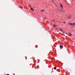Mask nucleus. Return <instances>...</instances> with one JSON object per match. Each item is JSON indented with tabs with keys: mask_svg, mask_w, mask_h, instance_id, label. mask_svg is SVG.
Listing matches in <instances>:
<instances>
[{
	"mask_svg": "<svg viewBox=\"0 0 75 75\" xmlns=\"http://www.w3.org/2000/svg\"><path fill=\"white\" fill-rule=\"evenodd\" d=\"M60 6L62 8V9H63V6L62 5V4L61 3H60Z\"/></svg>",
	"mask_w": 75,
	"mask_h": 75,
	"instance_id": "obj_1",
	"label": "nucleus"
},
{
	"mask_svg": "<svg viewBox=\"0 0 75 75\" xmlns=\"http://www.w3.org/2000/svg\"><path fill=\"white\" fill-rule=\"evenodd\" d=\"M69 24L70 25H74V23H69Z\"/></svg>",
	"mask_w": 75,
	"mask_h": 75,
	"instance_id": "obj_2",
	"label": "nucleus"
},
{
	"mask_svg": "<svg viewBox=\"0 0 75 75\" xmlns=\"http://www.w3.org/2000/svg\"><path fill=\"white\" fill-rule=\"evenodd\" d=\"M60 47L61 49H62V48H63V46L60 45Z\"/></svg>",
	"mask_w": 75,
	"mask_h": 75,
	"instance_id": "obj_3",
	"label": "nucleus"
},
{
	"mask_svg": "<svg viewBox=\"0 0 75 75\" xmlns=\"http://www.w3.org/2000/svg\"><path fill=\"white\" fill-rule=\"evenodd\" d=\"M71 17V15L69 16L68 17V19H70Z\"/></svg>",
	"mask_w": 75,
	"mask_h": 75,
	"instance_id": "obj_4",
	"label": "nucleus"
},
{
	"mask_svg": "<svg viewBox=\"0 0 75 75\" xmlns=\"http://www.w3.org/2000/svg\"><path fill=\"white\" fill-rule=\"evenodd\" d=\"M30 9H31V10L33 11H34V10L33 9V8H30Z\"/></svg>",
	"mask_w": 75,
	"mask_h": 75,
	"instance_id": "obj_5",
	"label": "nucleus"
},
{
	"mask_svg": "<svg viewBox=\"0 0 75 75\" xmlns=\"http://www.w3.org/2000/svg\"><path fill=\"white\" fill-rule=\"evenodd\" d=\"M61 13H62V12H63V13H65V11H63L62 10H61Z\"/></svg>",
	"mask_w": 75,
	"mask_h": 75,
	"instance_id": "obj_6",
	"label": "nucleus"
},
{
	"mask_svg": "<svg viewBox=\"0 0 75 75\" xmlns=\"http://www.w3.org/2000/svg\"><path fill=\"white\" fill-rule=\"evenodd\" d=\"M69 34H68V35L69 36H70V37H71V35H72V34L71 33H69Z\"/></svg>",
	"mask_w": 75,
	"mask_h": 75,
	"instance_id": "obj_7",
	"label": "nucleus"
},
{
	"mask_svg": "<svg viewBox=\"0 0 75 75\" xmlns=\"http://www.w3.org/2000/svg\"><path fill=\"white\" fill-rule=\"evenodd\" d=\"M19 8H21L22 9H23V7L21 6H20L19 7Z\"/></svg>",
	"mask_w": 75,
	"mask_h": 75,
	"instance_id": "obj_8",
	"label": "nucleus"
},
{
	"mask_svg": "<svg viewBox=\"0 0 75 75\" xmlns=\"http://www.w3.org/2000/svg\"><path fill=\"white\" fill-rule=\"evenodd\" d=\"M54 69H57V67H54Z\"/></svg>",
	"mask_w": 75,
	"mask_h": 75,
	"instance_id": "obj_9",
	"label": "nucleus"
},
{
	"mask_svg": "<svg viewBox=\"0 0 75 75\" xmlns=\"http://www.w3.org/2000/svg\"><path fill=\"white\" fill-rule=\"evenodd\" d=\"M60 28V30H61V31H63V30L62 29L60 28Z\"/></svg>",
	"mask_w": 75,
	"mask_h": 75,
	"instance_id": "obj_10",
	"label": "nucleus"
},
{
	"mask_svg": "<svg viewBox=\"0 0 75 75\" xmlns=\"http://www.w3.org/2000/svg\"><path fill=\"white\" fill-rule=\"evenodd\" d=\"M52 2H53V3H54V0H52Z\"/></svg>",
	"mask_w": 75,
	"mask_h": 75,
	"instance_id": "obj_11",
	"label": "nucleus"
},
{
	"mask_svg": "<svg viewBox=\"0 0 75 75\" xmlns=\"http://www.w3.org/2000/svg\"><path fill=\"white\" fill-rule=\"evenodd\" d=\"M44 11V10H42L41 11V12H43V11Z\"/></svg>",
	"mask_w": 75,
	"mask_h": 75,
	"instance_id": "obj_12",
	"label": "nucleus"
},
{
	"mask_svg": "<svg viewBox=\"0 0 75 75\" xmlns=\"http://www.w3.org/2000/svg\"><path fill=\"white\" fill-rule=\"evenodd\" d=\"M64 24H66V22H64Z\"/></svg>",
	"mask_w": 75,
	"mask_h": 75,
	"instance_id": "obj_13",
	"label": "nucleus"
},
{
	"mask_svg": "<svg viewBox=\"0 0 75 75\" xmlns=\"http://www.w3.org/2000/svg\"><path fill=\"white\" fill-rule=\"evenodd\" d=\"M56 22H58V21H56ZM59 23H61V22H58Z\"/></svg>",
	"mask_w": 75,
	"mask_h": 75,
	"instance_id": "obj_14",
	"label": "nucleus"
},
{
	"mask_svg": "<svg viewBox=\"0 0 75 75\" xmlns=\"http://www.w3.org/2000/svg\"><path fill=\"white\" fill-rule=\"evenodd\" d=\"M74 25L75 26V22L74 23Z\"/></svg>",
	"mask_w": 75,
	"mask_h": 75,
	"instance_id": "obj_15",
	"label": "nucleus"
},
{
	"mask_svg": "<svg viewBox=\"0 0 75 75\" xmlns=\"http://www.w3.org/2000/svg\"><path fill=\"white\" fill-rule=\"evenodd\" d=\"M54 27H55V25H54Z\"/></svg>",
	"mask_w": 75,
	"mask_h": 75,
	"instance_id": "obj_16",
	"label": "nucleus"
},
{
	"mask_svg": "<svg viewBox=\"0 0 75 75\" xmlns=\"http://www.w3.org/2000/svg\"><path fill=\"white\" fill-rule=\"evenodd\" d=\"M52 22H55V21H52Z\"/></svg>",
	"mask_w": 75,
	"mask_h": 75,
	"instance_id": "obj_17",
	"label": "nucleus"
},
{
	"mask_svg": "<svg viewBox=\"0 0 75 75\" xmlns=\"http://www.w3.org/2000/svg\"><path fill=\"white\" fill-rule=\"evenodd\" d=\"M7 75H10V74H7Z\"/></svg>",
	"mask_w": 75,
	"mask_h": 75,
	"instance_id": "obj_18",
	"label": "nucleus"
},
{
	"mask_svg": "<svg viewBox=\"0 0 75 75\" xmlns=\"http://www.w3.org/2000/svg\"><path fill=\"white\" fill-rule=\"evenodd\" d=\"M56 30H58V29L56 28Z\"/></svg>",
	"mask_w": 75,
	"mask_h": 75,
	"instance_id": "obj_19",
	"label": "nucleus"
},
{
	"mask_svg": "<svg viewBox=\"0 0 75 75\" xmlns=\"http://www.w3.org/2000/svg\"><path fill=\"white\" fill-rule=\"evenodd\" d=\"M53 21H55V20H53Z\"/></svg>",
	"mask_w": 75,
	"mask_h": 75,
	"instance_id": "obj_20",
	"label": "nucleus"
},
{
	"mask_svg": "<svg viewBox=\"0 0 75 75\" xmlns=\"http://www.w3.org/2000/svg\"><path fill=\"white\" fill-rule=\"evenodd\" d=\"M57 32H59V31H58Z\"/></svg>",
	"mask_w": 75,
	"mask_h": 75,
	"instance_id": "obj_21",
	"label": "nucleus"
}]
</instances>
